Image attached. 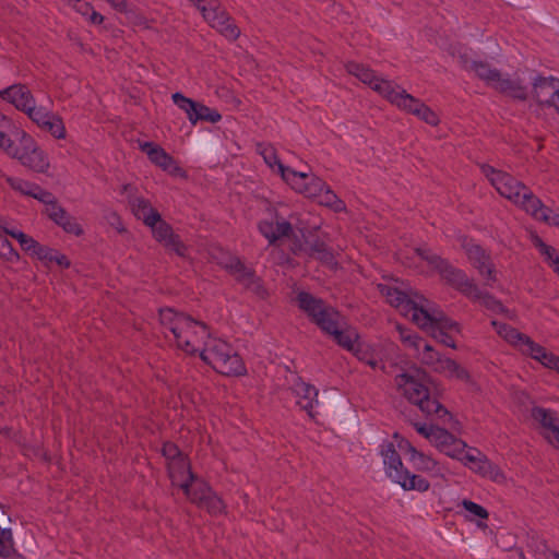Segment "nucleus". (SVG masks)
I'll use <instances>...</instances> for the list:
<instances>
[{
  "label": "nucleus",
  "mask_w": 559,
  "mask_h": 559,
  "mask_svg": "<svg viewBox=\"0 0 559 559\" xmlns=\"http://www.w3.org/2000/svg\"><path fill=\"white\" fill-rule=\"evenodd\" d=\"M443 386L421 370V413L429 420L421 424V436L448 456L476 465L483 456L476 450V455L465 451L466 442L456 437L463 431L462 424L443 406Z\"/></svg>",
  "instance_id": "f257e3e1"
},
{
  "label": "nucleus",
  "mask_w": 559,
  "mask_h": 559,
  "mask_svg": "<svg viewBox=\"0 0 559 559\" xmlns=\"http://www.w3.org/2000/svg\"><path fill=\"white\" fill-rule=\"evenodd\" d=\"M480 169L501 197L510 200L533 218L548 225L559 226V214L544 205L542 200L523 182L488 164L481 165Z\"/></svg>",
  "instance_id": "f03ea898"
},
{
  "label": "nucleus",
  "mask_w": 559,
  "mask_h": 559,
  "mask_svg": "<svg viewBox=\"0 0 559 559\" xmlns=\"http://www.w3.org/2000/svg\"><path fill=\"white\" fill-rule=\"evenodd\" d=\"M421 330L429 333L442 345L455 348L453 333H459V324L449 319L433 302L421 296Z\"/></svg>",
  "instance_id": "7ed1b4c3"
},
{
  "label": "nucleus",
  "mask_w": 559,
  "mask_h": 559,
  "mask_svg": "<svg viewBox=\"0 0 559 559\" xmlns=\"http://www.w3.org/2000/svg\"><path fill=\"white\" fill-rule=\"evenodd\" d=\"M200 357L224 376H241L246 372L241 357L224 341H214L201 350Z\"/></svg>",
  "instance_id": "20e7f679"
},
{
  "label": "nucleus",
  "mask_w": 559,
  "mask_h": 559,
  "mask_svg": "<svg viewBox=\"0 0 559 559\" xmlns=\"http://www.w3.org/2000/svg\"><path fill=\"white\" fill-rule=\"evenodd\" d=\"M424 260L427 261V263L431 265L436 271H438L447 284L465 295L467 298L478 294V286L467 276L463 270L457 269L450 264L447 260H443L440 257L421 249V261Z\"/></svg>",
  "instance_id": "39448f33"
},
{
  "label": "nucleus",
  "mask_w": 559,
  "mask_h": 559,
  "mask_svg": "<svg viewBox=\"0 0 559 559\" xmlns=\"http://www.w3.org/2000/svg\"><path fill=\"white\" fill-rule=\"evenodd\" d=\"M381 456L383 457L385 474L389 478L405 490L415 489L417 476L411 474L407 468H404L400 452L395 449L394 442H385L382 444Z\"/></svg>",
  "instance_id": "423d86ee"
},
{
  "label": "nucleus",
  "mask_w": 559,
  "mask_h": 559,
  "mask_svg": "<svg viewBox=\"0 0 559 559\" xmlns=\"http://www.w3.org/2000/svg\"><path fill=\"white\" fill-rule=\"evenodd\" d=\"M224 267L246 290L260 299H265L269 296L261 277L257 276L254 270L248 267L238 257H230Z\"/></svg>",
  "instance_id": "0eeeda50"
},
{
  "label": "nucleus",
  "mask_w": 559,
  "mask_h": 559,
  "mask_svg": "<svg viewBox=\"0 0 559 559\" xmlns=\"http://www.w3.org/2000/svg\"><path fill=\"white\" fill-rule=\"evenodd\" d=\"M298 307L305 311L308 317L322 330L324 325L331 323L332 319H338L340 313L325 305L322 299L316 298L307 292H300L297 295Z\"/></svg>",
  "instance_id": "6e6552de"
},
{
  "label": "nucleus",
  "mask_w": 559,
  "mask_h": 559,
  "mask_svg": "<svg viewBox=\"0 0 559 559\" xmlns=\"http://www.w3.org/2000/svg\"><path fill=\"white\" fill-rule=\"evenodd\" d=\"M396 390L412 404L419 406V368L414 362L396 366Z\"/></svg>",
  "instance_id": "1a4fd4ad"
},
{
  "label": "nucleus",
  "mask_w": 559,
  "mask_h": 559,
  "mask_svg": "<svg viewBox=\"0 0 559 559\" xmlns=\"http://www.w3.org/2000/svg\"><path fill=\"white\" fill-rule=\"evenodd\" d=\"M201 5L204 19L210 25L216 28L224 37L229 40H236L240 36V28L233 19L218 7H214L213 0H198Z\"/></svg>",
  "instance_id": "9d476101"
},
{
  "label": "nucleus",
  "mask_w": 559,
  "mask_h": 559,
  "mask_svg": "<svg viewBox=\"0 0 559 559\" xmlns=\"http://www.w3.org/2000/svg\"><path fill=\"white\" fill-rule=\"evenodd\" d=\"M282 178L294 190L307 198H317L326 188V183L321 178L302 171H295L292 168H283Z\"/></svg>",
  "instance_id": "9b49d317"
},
{
  "label": "nucleus",
  "mask_w": 559,
  "mask_h": 559,
  "mask_svg": "<svg viewBox=\"0 0 559 559\" xmlns=\"http://www.w3.org/2000/svg\"><path fill=\"white\" fill-rule=\"evenodd\" d=\"M16 158L23 166L36 173H46L50 166L45 152L31 135L23 131L21 132V151Z\"/></svg>",
  "instance_id": "f8f14e48"
},
{
  "label": "nucleus",
  "mask_w": 559,
  "mask_h": 559,
  "mask_svg": "<svg viewBox=\"0 0 559 559\" xmlns=\"http://www.w3.org/2000/svg\"><path fill=\"white\" fill-rule=\"evenodd\" d=\"M462 248L471 264L478 271V273L486 278L487 282L496 281L495 266L491 263L490 255L472 239L463 238Z\"/></svg>",
  "instance_id": "ddd939ff"
},
{
  "label": "nucleus",
  "mask_w": 559,
  "mask_h": 559,
  "mask_svg": "<svg viewBox=\"0 0 559 559\" xmlns=\"http://www.w3.org/2000/svg\"><path fill=\"white\" fill-rule=\"evenodd\" d=\"M187 323L185 332H176L174 336L179 348L193 355L198 350L197 345L209 334L207 325L190 316H187Z\"/></svg>",
  "instance_id": "4468645a"
},
{
  "label": "nucleus",
  "mask_w": 559,
  "mask_h": 559,
  "mask_svg": "<svg viewBox=\"0 0 559 559\" xmlns=\"http://www.w3.org/2000/svg\"><path fill=\"white\" fill-rule=\"evenodd\" d=\"M379 293L385 297L386 301L397 308L402 314L408 316L413 322L419 321V306L413 299H411L404 292L399 290L388 284H378Z\"/></svg>",
  "instance_id": "2eb2a0df"
},
{
  "label": "nucleus",
  "mask_w": 559,
  "mask_h": 559,
  "mask_svg": "<svg viewBox=\"0 0 559 559\" xmlns=\"http://www.w3.org/2000/svg\"><path fill=\"white\" fill-rule=\"evenodd\" d=\"M532 85L537 102L555 108L559 102V80L554 76L537 75Z\"/></svg>",
  "instance_id": "dca6fc26"
},
{
  "label": "nucleus",
  "mask_w": 559,
  "mask_h": 559,
  "mask_svg": "<svg viewBox=\"0 0 559 559\" xmlns=\"http://www.w3.org/2000/svg\"><path fill=\"white\" fill-rule=\"evenodd\" d=\"M0 97L15 106L16 109L28 115L35 106V98L31 90L24 84H13L0 92Z\"/></svg>",
  "instance_id": "f3484780"
},
{
  "label": "nucleus",
  "mask_w": 559,
  "mask_h": 559,
  "mask_svg": "<svg viewBox=\"0 0 559 559\" xmlns=\"http://www.w3.org/2000/svg\"><path fill=\"white\" fill-rule=\"evenodd\" d=\"M28 117L39 128L48 131L53 138L63 139L66 136V128L62 119L45 108L36 107L32 112H28Z\"/></svg>",
  "instance_id": "a211bd4d"
},
{
  "label": "nucleus",
  "mask_w": 559,
  "mask_h": 559,
  "mask_svg": "<svg viewBox=\"0 0 559 559\" xmlns=\"http://www.w3.org/2000/svg\"><path fill=\"white\" fill-rule=\"evenodd\" d=\"M533 420L544 430V436L551 441V438L559 433V413L540 406H534L531 411Z\"/></svg>",
  "instance_id": "6ab92c4d"
},
{
  "label": "nucleus",
  "mask_w": 559,
  "mask_h": 559,
  "mask_svg": "<svg viewBox=\"0 0 559 559\" xmlns=\"http://www.w3.org/2000/svg\"><path fill=\"white\" fill-rule=\"evenodd\" d=\"M292 391L297 397V404L308 413L309 417L314 418L313 408L319 403L318 390L298 378L293 384Z\"/></svg>",
  "instance_id": "aec40b11"
},
{
  "label": "nucleus",
  "mask_w": 559,
  "mask_h": 559,
  "mask_svg": "<svg viewBox=\"0 0 559 559\" xmlns=\"http://www.w3.org/2000/svg\"><path fill=\"white\" fill-rule=\"evenodd\" d=\"M432 370L449 379H456L465 383H472V377L467 369L451 358L436 356V362Z\"/></svg>",
  "instance_id": "412c9836"
},
{
  "label": "nucleus",
  "mask_w": 559,
  "mask_h": 559,
  "mask_svg": "<svg viewBox=\"0 0 559 559\" xmlns=\"http://www.w3.org/2000/svg\"><path fill=\"white\" fill-rule=\"evenodd\" d=\"M45 214L60 226L66 233L75 236H82L84 230L78 223L76 218L70 215L64 207L61 205L53 207H46Z\"/></svg>",
  "instance_id": "4be33fe9"
},
{
  "label": "nucleus",
  "mask_w": 559,
  "mask_h": 559,
  "mask_svg": "<svg viewBox=\"0 0 559 559\" xmlns=\"http://www.w3.org/2000/svg\"><path fill=\"white\" fill-rule=\"evenodd\" d=\"M142 152L146 153L150 160L156 166L174 173L179 168L176 166L175 159L158 144L154 142H143L140 144Z\"/></svg>",
  "instance_id": "5701e85b"
},
{
  "label": "nucleus",
  "mask_w": 559,
  "mask_h": 559,
  "mask_svg": "<svg viewBox=\"0 0 559 559\" xmlns=\"http://www.w3.org/2000/svg\"><path fill=\"white\" fill-rule=\"evenodd\" d=\"M132 213L138 219L150 227L152 224L159 221V212L152 206L151 202L143 197H134L129 201Z\"/></svg>",
  "instance_id": "b1692460"
},
{
  "label": "nucleus",
  "mask_w": 559,
  "mask_h": 559,
  "mask_svg": "<svg viewBox=\"0 0 559 559\" xmlns=\"http://www.w3.org/2000/svg\"><path fill=\"white\" fill-rule=\"evenodd\" d=\"M492 88L514 99L525 100L527 98V88L521 80L511 79L502 73H500L499 80L496 81Z\"/></svg>",
  "instance_id": "393cba45"
},
{
  "label": "nucleus",
  "mask_w": 559,
  "mask_h": 559,
  "mask_svg": "<svg viewBox=\"0 0 559 559\" xmlns=\"http://www.w3.org/2000/svg\"><path fill=\"white\" fill-rule=\"evenodd\" d=\"M325 333L332 335L336 343L347 350H354L355 341L358 335L353 330H341L338 326V319H332L331 323H328L322 329Z\"/></svg>",
  "instance_id": "a878e982"
},
{
  "label": "nucleus",
  "mask_w": 559,
  "mask_h": 559,
  "mask_svg": "<svg viewBox=\"0 0 559 559\" xmlns=\"http://www.w3.org/2000/svg\"><path fill=\"white\" fill-rule=\"evenodd\" d=\"M179 487L183 490L187 498L195 504L200 503L213 491L205 481L200 480L195 475L192 481L183 480L179 483Z\"/></svg>",
  "instance_id": "bb28decb"
},
{
  "label": "nucleus",
  "mask_w": 559,
  "mask_h": 559,
  "mask_svg": "<svg viewBox=\"0 0 559 559\" xmlns=\"http://www.w3.org/2000/svg\"><path fill=\"white\" fill-rule=\"evenodd\" d=\"M187 316L183 312H178L173 308H165L159 310L160 323L168 328L175 335L176 332H185L187 328Z\"/></svg>",
  "instance_id": "cd10ccee"
},
{
  "label": "nucleus",
  "mask_w": 559,
  "mask_h": 559,
  "mask_svg": "<svg viewBox=\"0 0 559 559\" xmlns=\"http://www.w3.org/2000/svg\"><path fill=\"white\" fill-rule=\"evenodd\" d=\"M168 471L169 476L173 480V484H178L183 480H193L194 473L191 471L190 463L186 455L168 462Z\"/></svg>",
  "instance_id": "c85d7f7f"
},
{
  "label": "nucleus",
  "mask_w": 559,
  "mask_h": 559,
  "mask_svg": "<svg viewBox=\"0 0 559 559\" xmlns=\"http://www.w3.org/2000/svg\"><path fill=\"white\" fill-rule=\"evenodd\" d=\"M306 248L300 247L299 249L304 250L310 258H316L326 265L335 263L334 254L324 241L316 239L312 242L306 241Z\"/></svg>",
  "instance_id": "c756f323"
},
{
  "label": "nucleus",
  "mask_w": 559,
  "mask_h": 559,
  "mask_svg": "<svg viewBox=\"0 0 559 559\" xmlns=\"http://www.w3.org/2000/svg\"><path fill=\"white\" fill-rule=\"evenodd\" d=\"M471 71H473L479 80L484 81L486 85L491 88L493 87L496 81L499 80V75L501 73L500 70L484 61L472 62Z\"/></svg>",
  "instance_id": "7c9ffc66"
},
{
  "label": "nucleus",
  "mask_w": 559,
  "mask_h": 559,
  "mask_svg": "<svg viewBox=\"0 0 559 559\" xmlns=\"http://www.w3.org/2000/svg\"><path fill=\"white\" fill-rule=\"evenodd\" d=\"M492 325L495 326L497 333L506 340L511 345L515 346L518 349H521V346L525 342L527 335L519 332L516 329L512 328L506 323H498L492 321Z\"/></svg>",
  "instance_id": "2f4dec72"
},
{
  "label": "nucleus",
  "mask_w": 559,
  "mask_h": 559,
  "mask_svg": "<svg viewBox=\"0 0 559 559\" xmlns=\"http://www.w3.org/2000/svg\"><path fill=\"white\" fill-rule=\"evenodd\" d=\"M346 71L360 80L364 84L369 85L372 88V85L379 80L376 75L374 71L369 69L368 67L357 63L354 61L347 62L345 64Z\"/></svg>",
  "instance_id": "473e14b6"
},
{
  "label": "nucleus",
  "mask_w": 559,
  "mask_h": 559,
  "mask_svg": "<svg viewBox=\"0 0 559 559\" xmlns=\"http://www.w3.org/2000/svg\"><path fill=\"white\" fill-rule=\"evenodd\" d=\"M534 245L539 250L540 254L545 257L548 265L559 275V253L557 250L545 243L540 238H536Z\"/></svg>",
  "instance_id": "72a5a7b5"
},
{
  "label": "nucleus",
  "mask_w": 559,
  "mask_h": 559,
  "mask_svg": "<svg viewBox=\"0 0 559 559\" xmlns=\"http://www.w3.org/2000/svg\"><path fill=\"white\" fill-rule=\"evenodd\" d=\"M195 107L193 117L190 115V122L192 124H195L199 120L215 123L222 119V115L217 110L211 109L201 103H197Z\"/></svg>",
  "instance_id": "f704fd0d"
},
{
  "label": "nucleus",
  "mask_w": 559,
  "mask_h": 559,
  "mask_svg": "<svg viewBox=\"0 0 559 559\" xmlns=\"http://www.w3.org/2000/svg\"><path fill=\"white\" fill-rule=\"evenodd\" d=\"M321 205L332 209L334 212H343L346 210L344 201L326 186V188L317 197Z\"/></svg>",
  "instance_id": "c9c22d12"
},
{
  "label": "nucleus",
  "mask_w": 559,
  "mask_h": 559,
  "mask_svg": "<svg viewBox=\"0 0 559 559\" xmlns=\"http://www.w3.org/2000/svg\"><path fill=\"white\" fill-rule=\"evenodd\" d=\"M372 90L382 95L392 104L395 103L400 93L393 82L380 78L376 84L372 85Z\"/></svg>",
  "instance_id": "e433bc0d"
},
{
  "label": "nucleus",
  "mask_w": 559,
  "mask_h": 559,
  "mask_svg": "<svg viewBox=\"0 0 559 559\" xmlns=\"http://www.w3.org/2000/svg\"><path fill=\"white\" fill-rule=\"evenodd\" d=\"M160 245L168 251L175 252L178 257L186 258L188 253V247L183 243L180 236L175 231L171 233V236H168L166 240L160 242Z\"/></svg>",
  "instance_id": "4c0bfd02"
},
{
  "label": "nucleus",
  "mask_w": 559,
  "mask_h": 559,
  "mask_svg": "<svg viewBox=\"0 0 559 559\" xmlns=\"http://www.w3.org/2000/svg\"><path fill=\"white\" fill-rule=\"evenodd\" d=\"M394 105L414 115H419L418 100L404 90L400 91Z\"/></svg>",
  "instance_id": "58836bf2"
},
{
  "label": "nucleus",
  "mask_w": 559,
  "mask_h": 559,
  "mask_svg": "<svg viewBox=\"0 0 559 559\" xmlns=\"http://www.w3.org/2000/svg\"><path fill=\"white\" fill-rule=\"evenodd\" d=\"M197 506L205 509L211 514L221 513L225 508L223 500L214 491H212Z\"/></svg>",
  "instance_id": "ea45409f"
},
{
  "label": "nucleus",
  "mask_w": 559,
  "mask_h": 559,
  "mask_svg": "<svg viewBox=\"0 0 559 559\" xmlns=\"http://www.w3.org/2000/svg\"><path fill=\"white\" fill-rule=\"evenodd\" d=\"M153 237L157 242H163L168 236H171L174 229L169 223L159 216V221L150 226Z\"/></svg>",
  "instance_id": "a19ab883"
},
{
  "label": "nucleus",
  "mask_w": 559,
  "mask_h": 559,
  "mask_svg": "<svg viewBox=\"0 0 559 559\" xmlns=\"http://www.w3.org/2000/svg\"><path fill=\"white\" fill-rule=\"evenodd\" d=\"M520 350L523 354L530 355L537 361H540L542 356H545L548 353V350L545 347L535 343L530 336L526 337Z\"/></svg>",
  "instance_id": "79ce46f5"
},
{
  "label": "nucleus",
  "mask_w": 559,
  "mask_h": 559,
  "mask_svg": "<svg viewBox=\"0 0 559 559\" xmlns=\"http://www.w3.org/2000/svg\"><path fill=\"white\" fill-rule=\"evenodd\" d=\"M475 295L476 296H469L468 298L472 299L473 301H478L480 305L492 311L502 310V304L498 301L495 297H492L490 294L485 293L478 288V294Z\"/></svg>",
  "instance_id": "37998d69"
},
{
  "label": "nucleus",
  "mask_w": 559,
  "mask_h": 559,
  "mask_svg": "<svg viewBox=\"0 0 559 559\" xmlns=\"http://www.w3.org/2000/svg\"><path fill=\"white\" fill-rule=\"evenodd\" d=\"M450 55L464 70L471 71V63L473 61L468 56L467 48L462 45L452 46L450 48Z\"/></svg>",
  "instance_id": "c03bdc74"
},
{
  "label": "nucleus",
  "mask_w": 559,
  "mask_h": 559,
  "mask_svg": "<svg viewBox=\"0 0 559 559\" xmlns=\"http://www.w3.org/2000/svg\"><path fill=\"white\" fill-rule=\"evenodd\" d=\"M13 535L10 528L0 527V556L10 557L13 552Z\"/></svg>",
  "instance_id": "a18cd8bd"
},
{
  "label": "nucleus",
  "mask_w": 559,
  "mask_h": 559,
  "mask_svg": "<svg viewBox=\"0 0 559 559\" xmlns=\"http://www.w3.org/2000/svg\"><path fill=\"white\" fill-rule=\"evenodd\" d=\"M7 182L10 185V187L16 191H20L21 193L25 195H33V192L37 189L36 183H32L22 179L7 177Z\"/></svg>",
  "instance_id": "49530a36"
},
{
  "label": "nucleus",
  "mask_w": 559,
  "mask_h": 559,
  "mask_svg": "<svg viewBox=\"0 0 559 559\" xmlns=\"http://www.w3.org/2000/svg\"><path fill=\"white\" fill-rule=\"evenodd\" d=\"M174 103L182 110L186 111V114L188 115V119L190 120V115L193 117V114H194V110H195V106H197V103L198 102H194L193 99L191 98H188L186 97L185 95H182L181 93H175L173 94L171 96Z\"/></svg>",
  "instance_id": "de8ad7c7"
},
{
  "label": "nucleus",
  "mask_w": 559,
  "mask_h": 559,
  "mask_svg": "<svg viewBox=\"0 0 559 559\" xmlns=\"http://www.w3.org/2000/svg\"><path fill=\"white\" fill-rule=\"evenodd\" d=\"M5 128L1 129L0 134V147L11 157L16 158L21 151V143L15 145V143L7 135Z\"/></svg>",
  "instance_id": "09e8293b"
},
{
  "label": "nucleus",
  "mask_w": 559,
  "mask_h": 559,
  "mask_svg": "<svg viewBox=\"0 0 559 559\" xmlns=\"http://www.w3.org/2000/svg\"><path fill=\"white\" fill-rule=\"evenodd\" d=\"M4 233L12 236L15 239H17L21 248L27 253H29L31 250L34 249V247L37 242L33 237H31L22 231H13V230H9V229L4 228Z\"/></svg>",
  "instance_id": "8fccbe9b"
},
{
  "label": "nucleus",
  "mask_w": 559,
  "mask_h": 559,
  "mask_svg": "<svg viewBox=\"0 0 559 559\" xmlns=\"http://www.w3.org/2000/svg\"><path fill=\"white\" fill-rule=\"evenodd\" d=\"M396 330L400 334V338L404 346L416 349L418 346V336L416 333L412 332L409 329L396 324Z\"/></svg>",
  "instance_id": "3c124183"
},
{
  "label": "nucleus",
  "mask_w": 559,
  "mask_h": 559,
  "mask_svg": "<svg viewBox=\"0 0 559 559\" xmlns=\"http://www.w3.org/2000/svg\"><path fill=\"white\" fill-rule=\"evenodd\" d=\"M32 197L43 202L46 205V207H53L60 205L58 203V200L51 192L41 189L39 186H37V189L33 192Z\"/></svg>",
  "instance_id": "603ef678"
},
{
  "label": "nucleus",
  "mask_w": 559,
  "mask_h": 559,
  "mask_svg": "<svg viewBox=\"0 0 559 559\" xmlns=\"http://www.w3.org/2000/svg\"><path fill=\"white\" fill-rule=\"evenodd\" d=\"M475 467H477L478 473L483 476H489L491 478H496L500 473L499 468L492 465L485 456H483L481 460H478V464H476Z\"/></svg>",
  "instance_id": "864d4df0"
},
{
  "label": "nucleus",
  "mask_w": 559,
  "mask_h": 559,
  "mask_svg": "<svg viewBox=\"0 0 559 559\" xmlns=\"http://www.w3.org/2000/svg\"><path fill=\"white\" fill-rule=\"evenodd\" d=\"M395 449L397 448L402 453H411L412 457H415L417 454L416 448L405 438H403L399 432L393 435Z\"/></svg>",
  "instance_id": "5fc2aeb1"
},
{
  "label": "nucleus",
  "mask_w": 559,
  "mask_h": 559,
  "mask_svg": "<svg viewBox=\"0 0 559 559\" xmlns=\"http://www.w3.org/2000/svg\"><path fill=\"white\" fill-rule=\"evenodd\" d=\"M462 506L466 511L471 512L472 514H474L477 518L488 519V516H489L488 511L483 506H480L474 501L464 499L462 501Z\"/></svg>",
  "instance_id": "6e6d98bb"
},
{
  "label": "nucleus",
  "mask_w": 559,
  "mask_h": 559,
  "mask_svg": "<svg viewBox=\"0 0 559 559\" xmlns=\"http://www.w3.org/2000/svg\"><path fill=\"white\" fill-rule=\"evenodd\" d=\"M162 454L166 457V460H168V462H173L185 455L178 445L173 442H165L163 444Z\"/></svg>",
  "instance_id": "4d7b16f0"
},
{
  "label": "nucleus",
  "mask_w": 559,
  "mask_h": 559,
  "mask_svg": "<svg viewBox=\"0 0 559 559\" xmlns=\"http://www.w3.org/2000/svg\"><path fill=\"white\" fill-rule=\"evenodd\" d=\"M265 163L270 166V167H274V165H277L278 167V170L280 173L282 174V169L283 168H287L286 166H284L282 164V162L280 160V158L277 157L276 155V152L275 150L270 146V147H266L264 148L262 152H261Z\"/></svg>",
  "instance_id": "13d9d810"
},
{
  "label": "nucleus",
  "mask_w": 559,
  "mask_h": 559,
  "mask_svg": "<svg viewBox=\"0 0 559 559\" xmlns=\"http://www.w3.org/2000/svg\"><path fill=\"white\" fill-rule=\"evenodd\" d=\"M430 472L431 476H438L440 474V467L438 463L429 456L421 453V472Z\"/></svg>",
  "instance_id": "bf43d9fd"
},
{
  "label": "nucleus",
  "mask_w": 559,
  "mask_h": 559,
  "mask_svg": "<svg viewBox=\"0 0 559 559\" xmlns=\"http://www.w3.org/2000/svg\"><path fill=\"white\" fill-rule=\"evenodd\" d=\"M436 356H441L430 345H425L424 353L421 355V364L427 365L432 369L436 362Z\"/></svg>",
  "instance_id": "052dcab7"
},
{
  "label": "nucleus",
  "mask_w": 559,
  "mask_h": 559,
  "mask_svg": "<svg viewBox=\"0 0 559 559\" xmlns=\"http://www.w3.org/2000/svg\"><path fill=\"white\" fill-rule=\"evenodd\" d=\"M539 362L546 368L554 369L559 372V356L548 352L545 356H542V360Z\"/></svg>",
  "instance_id": "680f3d73"
},
{
  "label": "nucleus",
  "mask_w": 559,
  "mask_h": 559,
  "mask_svg": "<svg viewBox=\"0 0 559 559\" xmlns=\"http://www.w3.org/2000/svg\"><path fill=\"white\" fill-rule=\"evenodd\" d=\"M293 231L292 224L289 222L283 221L277 222L274 227V236H276V240L281 237H288Z\"/></svg>",
  "instance_id": "e2e57ef3"
},
{
  "label": "nucleus",
  "mask_w": 559,
  "mask_h": 559,
  "mask_svg": "<svg viewBox=\"0 0 559 559\" xmlns=\"http://www.w3.org/2000/svg\"><path fill=\"white\" fill-rule=\"evenodd\" d=\"M259 230L261 234L269 239L270 243L273 245L276 241V236H274V225L270 222H261L259 224Z\"/></svg>",
  "instance_id": "0e129e2a"
},
{
  "label": "nucleus",
  "mask_w": 559,
  "mask_h": 559,
  "mask_svg": "<svg viewBox=\"0 0 559 559\" xmlns=\"http://www.w3.org/2000/svg\"><path fill=\"white\" fill-rule=\"evenodd\" d=\"M421 120H425L428 124L436 127L439 123V116L421 104Z\"/></svg>",
  "instance_id": "69168bd1"
},
{
  "label": "nucleus",
  "mask_w": 559,
  "mask_h": 559,
  "mask_svg": "<svg viewBox=\"0 0 559 559\" xmlns=\"http://www.w3.org/2000/svg\"><path fill=\"white\" fill-rule=\"evenodd\" d=\"M51 253V248L40 245L38 241L36 242L34 249L31 250L29 254L32 257L37 258L43 261L44 258H47V254Z\"/></svg>",
  "instance_id": "338daca9"
},
{
  "label": "nucleus",
  "mask_w": 559,
  "mask_h": 559,
  "mask_svg": "<svg viewBox=\"0 0 559 559\" xmlns=\"http://www.w3.org/2000/svg\"><path fill=\"white\" fill-rule=\"evenodd\" d=\"M13 254L17 255L14 252L11 242L7 238L0 237V257H3L9 260Z\"/></svg>",
  "instance_id": "774afa93"
}]
</instances>
